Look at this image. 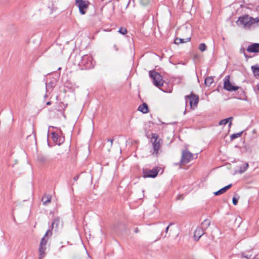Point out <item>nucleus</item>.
Returning <instances> with one entry per match:
<instances>
[{"label":"nucleus","instance_id":"39","mask_svg":"<svg viewBox=\"0 0 259 259\" xmlns=\"http://www.w3.org/2000/svg\"><path fill=\"white\" fill-rule=\"evenodd\" d=\"M46 104H47V105H51V102L49 101V102H48L46 103Z\"/></svg>","mask_w":259,"mask_h":259},{"label":"nucleus","instance_id":"24","mask_svg":"<svg viewBox=\"0 0 259 259\" xmlns=\"http://www.w3.org/2000/svg\"><path fill=\"white\" fill-rule=\"evenodd\" d=\"M60 223V219L59 218H56L54 220L52 223V228H58V226Z\"/></svg>","mask_w":259,"mask_h":259},{"label":"nucleus","instance_id":"17","mask_svg":"<svg viewBox=\"0 0 259 259\" xmlns=\"http://www.w3.org/2000/svg\"><path fill=\"white\" fill-rule=\"evenodd\" d=\"M232 117H230L226 119H224L221 120L220 122V125H226L227 123L229 122V126L230 127L232 125V120L233 119Z\"/></svg>","mask_w":259,"mask_h":259},{"label":"nucleus","instance_id":"26","mask_svg":"<svg viewBox=\"0 0 259 259\" xmlns=\"http://www.w3.org/2000/svg\"><path fill=\"white\" fill-rule=\"evenodd\" d=\"M59 138V135L58 134L55 133V132H52V139L53 140V141L56 143H58V139Z\"/></svg>","mask_w":259,"mask_h":259},{"label":"nucleus","instance_id":"37","mask_svg":"<svg viewBox=\"0 0 259 259\" xmlns=\"http://www.w3.org/2000/svg\"><path fill=\"white\" fill-rule=\"evenodd\" d=\"M108 142H110L111 144V146H112L113 142V140L112 139H108Z\"/></svg>","mask_w":259,"mask_h":259},{"label":"nucleus","instance_id":"33","mask_svg":"<svg viewBox=\"0 0 259 259\" xmlns=\"http://www.w3.org/2000/svg\"><path fill=\"white\" fill-rule=\"evenodd\" d=\"M238 198L239 197H238V198H236L235 197L233 198L232 201L234 205H236L237 204Z\"/></svg>","mask_w":259,"mask_h":259},{"label":"nucleus","instance_id":"41","mask_svg":"<svg viewBox=\"0 0 259 259\" xmlns=\"http://www.w3.org/2000/svg\"><path fill=\"white\" fill-rule=\"evenodd\" d=\"M135 232L136 233H137V232H138V229H137V228L135 230Z\"/></svg>","mask_w":259,"mask_h":259},{"label":"nucleus","instance_id":"28","mask_svg":"<svg viewBox=\"0 0 259 259\" xmlns=\"http://www.w3.org/2000/svg\"><path fill=\"white\" fill-rule=\"evenodd\" d=\"M241 258H245L246 259H250L252 256L251 254H246L245 252H242L240 254Z\"/></svg>","mask_w":259,"mask_h":259},{"label":"nucleus","instance_id":"36","mask_svg":"<svg viewBox=\"0 0 259 259\" xmlns=\"http://www.w3.org/2000/svg\"><path fill=\"white\" fill-rule=\"evenodd\" d=\"M113 48L115 51H118V48L116 45H114Z\"/></svg>","mask_w":259,"mask_h":259},{"label":"nucleus","instance_id":"34","mask_svg":"<svg viewBox=\"0 0 259 259\" xmlns=\"http://www.w3.org/2000/svg\"><path fill=\"white\" fill-rule=\"evenodd\" d=\"M177 198L179 200H183L184 199V196L183 195H178Z\"/></svg>","mask_w":259,"mask_h":259},{"label":"nucleus","instance_id":"11","mask_svg":"<svg viewBox=\"0 0 259 259\" xmlns=\"http://www.w3.org/2000/svg\"><path fill=\"white\" fill-rule=\"evenodd\" d=\"M204 234V230L201 227H198L194 233V239L198 241L202 235Z\"/></svg>","mask_w":259,"mask_h":259},{"label":"nucleus","instance_id":"30","mask_svg":"<svg viewBox=\"0 0 259 259\" xmlns=\"http://www.w3.org/2000/svg\"><path fill=\"white\" fill-rule=\"evenodd\" d=\"M118 32L122 34H125L127 33V30L125 28L121 27L119 30Z\"/></svg>","mask_w":259,"mask_h":259},{"label":"nucleus","instance_id":"4","mask_svg":"<svg viewBox=\"0 0 259 259\" xmlns=\"http://www.w3.org/2000/svg\"><path fill=\"white\" fill-rule=\"evenodd\" d=\"M186 105H187L189 103L191 109H194L197 107L199 101V97L198 96L193 94L187 95L185 97Z\"/></svg>","mask_w":259,"mask_h":259},{"label":"nucleus","instance_id":"31","mask_svg":"<svg viewBox=\"0 0 259 259\" xmlns=\"http://www.w3.org/2000/svg\"><path fill=\"white\" fill-rule=\"evenodd\" d=\"M150 0H140L141 4L143 6H147L149 3Z\"/></svg>","mask_w":259,"mask_h":259},{"label":"nucleus","instance_id":"32","mask_svg":"<svg viewBox=\"0 0 259 259\" xmlns=\"http://www.w3.org/2000/svg\"><path fill=\"white\" fill-rule=\"evenodd\" d=\"M50 235V236H51L52 235V231L49 229L48 230L46 234H45L44 236L43 237H45L46 238H47L48 236Z\"/></svg>","mask_w":259,"mask_h":259},{"label":"nucleus","instance_id":"22","mask_svg":"<svg viewBox=\"0 0 259 259\" xmlns=\"http://www.w3.org/2000/svg\"><path fill=\"white\" fill-rule=\"evenodd\" d=\"M210 225V221L208 219L205 220L202 223L201 228H203L204 230H205L206 229H207Z\"/></svg>","mask_w":259,"mask_h":259},{"label":"nucleus","instance_id":"9","mask_svg":"<svg viewBox=\"0 0 259 259\" xmlns=\"http://www.w3.org/2000/svg\"><path fill=\"white\" fill-rule=\"evenodd\" d=\"M224 88L228 91L232 92L237 91L239 89V87L238 86L233 85L230 83V76L228 75L225 76L224 79Z\"/></svg>","mask_w":259,"mask_h":259},{"label":"nucleus","instance_id":"21","mask_svg":"<svg viewBox=\"0 0 259 259\" xmlns=\"http://www.w3.org/2000/svg\"><path fill=\"white\" fill-rule=\"evenodd\" d=\"M213 82V78L211 76L206 77L204 80V83L206 86L209 87Z\"/></svg>","mask_w":259,"mask_h":259},{"label":"nucleus","instance_id":"35","mask_svg":"<svg viewBox=\"0 0 259 259\" xmlns=\"http://www.w3.org/2000/svg\"><path fill=\"white\" fill-rule=\"evenodd\" d=\"M173 224L172 223H170L165 229V232L166 233H167L168 231V229H169V227L170 226L172 225Z\"/></svg>","mask_w":259,"mask_h":259},{"label":"nucleus","instance_id":"16","mask_svg":"<svg viewBox=\"0 0 259 259\" xmlns=\"http://www.w3.org/2000/svg\"><path fill=\"white\" fill-rule=\"evenodd\" d=\"M138 110L143 113H147L149 112L148 107L146 103H144L138 107Z\"/></svg>","mask_w":259,"mask_h":259},{"label":"nucleus","instance_id":"6","mask_svg":"<svg viewBox=\"0 0 259 259\" xmlns=\"http://www.w3.org/2000/svg\"><path fill=\"white\" fill-rule=\"evenodd\" d=\"M158 138L159 137L157 134H152V139H154V141L152 142V146L153 149L152 154H155L156 156L158 155V150L161 147V145L160 144V140Z\"/></svg>","mask_w":259,"mask_h":259},{"label":"nucleus","instance_id":"13","mask_svg":"<svg viewBox=\"0 0 259 259\" xmlns=\"http://www.w3.org/2000/svg\"><path fill=\"white\" fill-rule=\"evenodd\" d=\"M248 52L259 53V44L254 43L250 45L247 48Z\"/></svg>","mask_w":259,"mask_h":259},{"label":"nucleus","instance_id":"19","mask_svg":"<svg viewBox=\"0 0 259 259\" xmlns=\"http://www.w3.org/2000/svg\"><path fill=\"white\" fill-rule=\"evenodd\" d=\"M251 70L254 76H259V65L257 64L253 65L251 67Z\"/></svg>","mask_w":259,"mask_h":259},{"label":"nucleus","instance_id":"27","mask_svg":"<svg viewBox=\"0 0 259 259\" xmlns=\"http://www.w3.org/2000/svg\"><path fill=\"white\" fill-rule=\"evenodd\" d=\"M242 133H243V131L238 133H236V134H233L231 135L230 138L231 140H234L236 138L241 137Z\"/></svg>","mask_w":259,"mask_h":259},{"label":"nucleus","instance_id":"3","mask_svg":"<svg viewBox=\"0 0 259 259\" xmlns=\"http://www.w3.org/2000/svg\"><path fill=\"white\" fill-rule=\"evenodd\" d=\"M196 158L197 155H194L188 150H184L182 152V156L180 163L181 164H185Z\"/></svg>","mask_w":259,"mask_h":259},{"label":"nucleus","instance_id":"38","mask_svg":"<svg viewBox=\"0 0 259 259\" xmlns=\"http://www.w3.org/2000/svg\"><path fill=\"white\" fill-rule=\"evenodd\" d=\"M78 178H79V176H76L75 177H74L73 178V180L76 181L78 179Z\"/></svg>","mask_w":259,"mask_h":259},{"label":"nucleus","instance_id":"18","mask_svg":"<svg viewBox=\"0 0 259 259\" xmlns=\"http://www.w3.org/2000/svg\"><path fill=\"white\" fill-rule=\"evenodd\" d=\"M41 201L44 205H47L51 201V196L49 195H45L42 196Z\"/></svg>","mask_w":259,"mask_h":259},{"label":"nucleus","instance_id":"12","mask_svg":"<svg viewBox=\"0 0 259 259\" xmlns=\"http://www.w3.org/2000/svg\"><path fill=\"white\" fill-rule=\"evenodd\" d=\"M191 40L190 34L186 35L185 38H179L177 37L175 40V44L179 45L180 44H184L190 41Z\"/></svg>","mask_w":259,"mask_h":259},{"label":"nucleus","instance_id":"25","mask_svg":"<svg viewBox=\"0 0 259 259\" xmlns=\"http://www.w3.org/2000/svg\"><path fill=\"white\" fill-rule=\"evenodd\" d=\"M38 161L42 163H47L48 162L47 158L44 156H40L38 157Z\"/></svg>","mask_w":259,"mask_h":259},{"label":"nucleus","instance_id":"10","mask_svg":"<svg viewBox=\"0 0 259 259\" xmlns=\"http://www.w3.org/2000/svg\"><path fill=\"white\" fill-rule=\"evenodd\" d=\"M157 168H154L152 169L144 168L143 169V176L144 178H155L158 173Z\"/></svg>","mask_w":259,"mask_h":259},{"label":"nucleus","instance_id":"23","mask_svg":"<svg viewBox=\"0 0 259 259\" xmlns=\"http://www.w3.org/2000/svg\"><path fill=\"white\" fill-rule=\"evenodd\" d=\"M248 167V164L247 163H244L240 167L239 172L242 174L244 172Z\"/></svg>","mask_w":259,"mask_h":259},{"label":"nucleus","instance_id":"20","mask_svg":"<svg viewBox=\"0 0 259 259\" xmlns=\"http://www.w3.org/2000/svg\"><path fill=\"white\" fill-rule=\"evenodd\" d=\"M180 32L181 34H190V29H188L186 26H183L179 29V32H178V33Z\"/></svg>","mask_w":259,"mask_h":259},{"label":"nucleus","instance_id":"15","mask_svg":"<svg viewBox=\"0 0 259 259\" xmlns=\"http://www.w3.org/2000/svg\"><path fill=\"white\" fill-rule=\"evenodd\" d=\"M232 186V184H229V185H227L223 188L221 189L219 191L215 192L214 193V194L215 195H219L221 194H222L226 192Z\"/></svg>","mask_w":259,"mask_h":259},{"label":"nucleus","instance_id":"8","mask_svg":"<svg viewBox=\"0 0 259 259\" xmlns=\"http://www.w3.org/2000/svg\"><path fill=\"white\" fill-rule=\"evenodd\" d=\"M48 238L42 237L41 239L39 246V259H42L46 255V245L48 242Z\"/></svg>","mask_w":259,"mask_h":259},{"label":"nucleus","instance_id":"14","mask_svg":"<svg viewBox=\"0 0 259 259\" xmlns=\"http://www.w3.org/2000/svg\"><path fill=\"white\" fill-rule=\"evenodd\" d=\"M55 85L56 83L54 81H50L49 83H46V92L49 93L50 92H51Z\"/></svg>","mask_w":259,"mask_h":259},{"label":"nucleus","instance_id":"1","mask_svg":"<svg viewBox=\"0 0 259 259\" xmlns=\"http://www.w3.org/2000/svg\"><path fill=\"white\" fill-rule=\"evenodd\" d=\"M236 23L239 27L245 29H250L259 25V18H254L245 14L238 18Z\"/></svg>","mask_w":259,"mask_h":259},{"label":"nucleus","instance_id":"2","mask_svg":"<svg viewBox=\"0 0 259 259\" xmlns=\"http://www.w3.org/2000/svg\"><path fill=\"white\" fill-rule=\"evenodd\" d=\"M149 74L154 85L159 88L164 92L170 93L171 92L170 90L169 91H166L160 88L163 85L164 80L160 73L156 72L155 71L151 70L149 72Z\"/></svg>","mask_w":259,"mask_h":259},{"label":"nucleus","instance_id":"7","mask_svg":"<svg viewBox=\"0 0 259 259\" xmlns=\"http://www.w3.org/2000/svg\"><path fill=\"white\" fill-rule=\"evenodd\" d=\"M75 4L78 7L80 13L84 15L89 8L90 3L83 0H75Z\"/></svg>","mask_w":259,"mask_h":259},{"label":"nucleus","instance_id":"42","mask_svg":"<svg viewBox=\"0 0 259 259\" xmlns=\"http://www.w3.org/2000/svg\"><path fill=\"white\" fill-rule=\"evenodd\" d=\"M44 97H45V98H47V97H48V95L46 94L45 95Z\"/></svg>","mask_w":259,"mask_h":259},{"label":"nucleus","instance_id":"40","mask_svg":"<svg viewBox=\"0 0 259 259\" xmlns=\"http://www.w3.org/2000/svg\"><path fill=\"white\" fill-rule=\"evenodd\" d=\"M256 87H257V90L258 91H259V82L257 84Z\"/></svg>","mask_w":259,"mask_h":259},{"label":"nucleus","instance_id":"29","mask_svg":"<svg viewBox=\"0 0 259 259\" xmlns=\"http://www.w3.org/2000/svg\"><path fill=\"white\" fill-rule=\"evenodd\" d=\"M206 49V46L204 43H201L199 45V49L201 51L203 52L205 51Z\"/></svg>","mask_w":259,"mask_h":259},{"label":"nucleus","instance_id":"5","mask_svg":"<svg viewBox=\"0 0 259 259\" xmlns=\"http://www.w3.org/2000/svg\"><path fill=\"white\" fill-rule=\"evenodd\" d=\"M80 64L84 66L85 69L92 68L95 64L93 61V58L90 55H85L82 57L80 62Z\"/></svg>","mask_w":259,"mask_h":259}]
</instances>
